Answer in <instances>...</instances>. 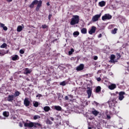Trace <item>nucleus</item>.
Returning a JSON list of instances; mask_svg holds the SVG:
<instances>
[{"instance_id":"nucleus-51","label":"nucleus","mask_w":129,"mask_h":129,"mask_svg":"<svg viewBox=\"0 0 129 129\" xmlns=\"http://www.w3.org/2000/svg\"><path fill=\"white\" fill-rule=\"evenodd\" d=\"M101 37H102V34H100L98 35V38H101Z\"/></svg>"},{"instance_id":"nucleus-15","label":"nucleus","mask_w":129,"mask_h":129,"mask_svg":"<svg viewBox=\"0 0 129 129\" xmlns=\"http://www.w3.org/2000/svg\"><path fill=\"white\" fill-rule=\"evenodd\" d=\"M92 113L94 115V116H97L98 115V113H99V112L98 111L95 110V109L93 108V110L92 111Z\"/></svg>"},{"instance_id":"nucleus-17","label":"nucleus","mask_w":129,"mask_h":129,"mask_svg":"<svg viewBox=\"0 0 129 129\" xmlns=\"http://www.w3.org/2000/svg\"><path fill=\"white\" fill-rule=\"evenodd\" d=\"M109 89L110 90H113L115 88H116V85L114 84H112L111 85L108 86Z\"/></svg>"},{"instance_id":"nucleus-41","label":"nucleus","mask_w":129,"mask_h":129,"mask_svg":"<svg viewBox=\"0 0 129 129\" xmlns=\"http://www.w3.org/2000/svg\"><path fill=\"white\" fill-rule=\"evenodd\" d=\"M110 62L111 63H115V62H116V61H115L114 59H110Z\"/></svg>"},{"instance_id":"nucleus-47","label":"nucleus","mask_w":129,"mask_h":129,"mask_svg":"<svg viewBox=\"0 0 129 129\" xmlns=\"http://www.w3.org/2000/svg\"><path fill=\"white\" fill-rule=\"evenodd\" d=\"M107 118H108V119H109L111 118L110 115H107Z\"/></svg>"},{"instance_id":"nucleus-18","label":"nucleus","mask_w":129,"mask_h":129,"mask_svg":"<svg viewBox=\"0 0 129 129\" xmlns=\"http://www.w3.org/2000/svg\"><path fill=\"white\" fill-rule=\"evenodd\" d=\"M34 126L33 129L36 128V127H41L42 126V124L39 123H35L34 122Z\"/></svg>"},{"instance_id":"nucleus-25","label":"nucleus","mask_w":129,"mask_h":129,"mask_svg":"<svg viewBox=\"0 0 129 129\" xmlns=\"http://www.w3.org/2000/svg\"><path fill=\"white\" fill-rule=\"evenodd\" d=\"M22 30H23V27H22V26L21 25L18 26L17 29V32H21V31Z\"/></svg>"},{"instance_id":"nucleus-14","label":"nucleus","mask_w":129,"mask_h":129,"mask_svg":"<svg viewBox=\"0 0 129 129\" xmlns=\"http://www.w3.org/2000/svg\"><path fill=\"white\" fill-rule=\"evenodd\" d=\"M52 108L55 109V110H57V111H61L62 110V107L60 106H53Z\"/></svg>"},{"instance_id":"nucleus-40","label":"nucleus","mask_w":129,"mask_h":129,"mask_svg":"<svg viewBox=\"0 0 129 129\" xmlns=\"http://www.w3.org/2000/svg\"><path fill=\"white\" fill-rule=\"evenodd\" d=\"M20 54H24L25 53V51H24V50H23V49H21L20 50Z\"/></svg>"},{"instance_id":"nucleus-50","label":"nucleus","mask_w":129,"mask_h":129,"mask_svg":"<svg viewBox=\"0 0 129 129\" xmlns=\"http://www.w3.org/2000/svg\"><path fill=\"white\" fill-rule=\"evenodd\" d=\"M41 96H42V95H41V94H38V95H36V97H41Z\"/></svg>"},{"instance_id":"nucleus-59","label":"nucleus","mask_w":129,"mask_h":129,"mask_svg":"<svg viewBox=\"0 0 129 129\" xmlns=\"http://www.w3.org/2000/svg\"><path fill=\"white\" fill-rule=\"evenodd\" d=\"M88 129H92V127H88Z\"/></svg>"},{"instance_id":"nucleus-20","label":"nucleus","mask_w":129,"mask_h":129,"mask_svg":"<svg viewBox=\"0 0 129 129\" xmlns=\"http://www.w3.org/2000/svg\"><path fill=\"white\" fill-rule=\"evenodd\" d=\"M106 3L104 1H101L100 2H99V7H101V8H102V7H104L106 5Z\"/></svg>"},{"instance_id":"nucleus-61","label":"nucleus","mask_w":129,"mask_h":129,"mask_svg":"<svg viewBox=\"0 0 129 129\" xmlns=\"http://www.w3.org/2000/svg\"><path fill=\"white\" fill-rule=\"evenodd\" d=\"M127 65H129V62H127Z\"/></svg>"},{"instance_id":"nucleus-29","label":"nucleus","mask_w":129,"mask_h":129,"mask_svg":"<svg viewBox=\"0 0 129 129\" xmlns=\"http://www.w3.org/2000/svg\"><path fill=\"white\" fill-rule=\"evenodd\" d=\"M46 124H52L53 122L51 121V120H50V119H47V120L46 121Z\"/></svg>"},{"instance_id":"nucleus-35","label":"nucleus","mask_w":129,"mask_h":129,"mask_svg":"<svg viewBox=\"0 0 129 129\" xmlns=\"http://www.w3.org/2000/svg\"><path fill=\"white\" fill-rule=\"evenodd\" d=\"M41 28H42V29H47V28H48V26H47V25H46V24L42 25L41 26Z\"/></svg>"},{"instance_id":"nucleus-21","label":"nucleus","mask_w":129,"mask_h":129,"mask_svg":"<svg viewBox=\"0 0 129 129\" xmlns=\"http://www.w3.org/2000/svg\"><path fill=\"white\" fill-rule=\"evenodd\" d=\"M43 109L45 112H48L51 109V108L48 106H46L43 107Z\"/></svg>"},{"instance_id":"nucleus-54","label":"nucleus","mask_w":129,"mask_h":129,"mask_svg":"<svg viewBox=\"0 0 129 129\" xmlns=\"http://www.w3.org/2000/svg\"><path fill=\"white\" fill-rule=\"evenodd\" d=\"M7 2H8V3H11L13 2V0H7Z\"/></svg>"},{"instance_id":"nucleus-44","label":"nucleus","mask_w":129,"mask_h":129,"mask_svg":"<svg viewBox=\"0 0 129 129\" xmlns=\"http://www.w3.org/2000/svg\"><path fill=\"white\" fill-rule=\"evenodd\" d=\"M51 18H52V14H49L48 16V20L49 21L51 20Z\"/></svg>"},{"instance_id":"nucleus-1","label":"nucleus","mask_w":129,"mask_h":129,"mask_svg":"<svg viewBox=\"0 0 129 129\" xmlns=\"http://www.w3.org/2000/svg\"><path fill=\"white\" fill-rule=\"evenodd\" d=\"M80 21V19L79 18V16L74 15L71 19L70 25L71 26H74V25L79 24Z\"/></svg>"},{"instance_id":"nucleus-12","label":"nucleus","mask_w":129,"mask_h":129,"mask_svg":"<svg viewBox=\"0 0 129 129\" xmlns=\"http://www.w3.org/2000/svg\"><path fill=\"white\" fill-rule=\"evenodd\" d=\"M42 1L40 0L39 1V3L37 4V6L36 8V12H39V10H40V8L42 7Z\"/></svg>"},{"instance_id":"nucleus-28","label":"nucleus","mask_w":129,"mask_h":129,"mask_svg":"<svg viewBox=\"0 0 129 129\" xmlns=\"http://www.w3.org/2000/svg\"><path fill=\"white\" fill-rule=\"evenodd\" d=\"M39 118H41V117L39 115H35L33 117V119L36 120V119H39Z\"/></svg>"},{"instance_id":"nucleus-22","label":"nucleus","mask_w":129,"mask_h":129,"mask_svg":"<svg viewBox=\"0 0 129 129\" xmlns=\"http://www.w3.org/2000/svg\"><path fill=\"white\" fill-rule=\"evenodd\" d=\"M96 93H99L101 91V87L100 86H98L96 88Z\"/></svg>"},{"instance_id":"nucleus-60","label":"nucleus","mask_w":129,"mask_h":129,"mask_svg":"<svg viewBox=\"0 0 129 129\" xmlns=\"http://www.w3.org/2000/svg\"><path fill=\"white\" fill-rule=\"evenodd\" d=\"M118 93H119L118 92H116V94H118Z\"/></svg>"},{"instance_id":"nucleus-52","label":"nucleus","mask_w":129,"mask_h":129,"mask_svg":"<svg viewBox=\"0 0 129 129\" xmlns=\"http://www.w3.org/2000/svg\"><path fill=\"white\" fill-rule=\"evenodd\" d=\"M76 59V57H72L71 60H75Z\"/></svg>"},{"instance_id":"nucleus-49","label":"nucleus","mask_w":129,"mask_h":129,"mask_svg":"<svg viewBox=\"0 0 129 129\" xmlns=\"http://www.w3.org/2000/svg\"><path fill=\"white\" fill-rule=\"evenodd\" d=\"M97 81H101V78H98L97 79Z\"/></svg>"},{"instance_id":"nucleus-62","label":"nucleus","mask_w":129,"mask_h":129,"mask_svg":"<svg viewBox=\"0 0 129 129\" xmlns=\"http://www.w3.org/2000/svg\"><path fill=\"white\" fill-rule=\"evenodd\" d=\"M77 58L78 60L79 59V57L78 56L77 57Z\"/></svg>"},{"instance_id":"nucleus-36","label":"nucleus","mask_w":129,"mask_h":129,"mask_svg":"<svg viewBox=\"0 0 129 129\" xmlns=\"http://www.w3.org/2000/svg\"><path fill=\"white\" fill-rule=\"evenodd\" d=\"M7 43H3L1 46V48H7Z\"/></svg>"},{"instance_id":"nucleus-46","label":"nucleus","mask_w":129,"mask_h":129,"mask_svg":"<svg viewBox=\"0 0 129 129\" xmlns=\"http://www.w3.org/2000/svg\"><path fill=\"white\" fill-rule=\"evenodd\" d=\"M68 96H69V97H70V98L71 99H72V98H73V95H68Z\"/></svg>"},{"instance_id":"nucleus-11","label":"nucleus","mask_w":129,"mask_h":129,"mask_svg":"<svg viewBox=\"0 0 129 129\" xmlns=\"http://www.w3.org/2000/svg\"><path fill=\"white\" fill-rule=\"evenodd\" d=\"M42 1L40 0L39 1V3L37 4V6L36 8V12H39V10H40V8L42 7Z\"/></svg>"},{"instance_id":"nucleus-64","label":"nucleus","mask_w":129,"mask_h":129,"mask_svg":"<svg viewBox=\"0 0 129 129\" xmlns=\"http://www.w3.org/2000/svg\"><path fill=\"white\" fill-rule=\"evenodd\" d=\"M20 126H22V125H20Z\"/></svg>"},{"instance_id":"nucleus-56","label":"nucleus","mask_w":129,"mask_h":129,"mask_svg":"<svg viewBox=\"0 0 129 129\" xmlns=\"http://www.w3.org/2000/svg\"><path fill=\"white\" fill-rule=\"evenodd\" d=\"M47 6H50V3L49 2H48L47 4H46Z\"/></svg>"},{"instance_id":"nucleus-10","label":"nucleus","mask_w":129,"mask_h":129,"mask_svg":"<svg viewBox=\"0 0 129 129\" xmlns=\"http://www.w3.org/2000/svg\"><path fill=\"white\" fill-rule=\"evenodd\" d=\"M87 93L88 94V98H90L91 97V94H92V89L89 88V89L87 90Z\"/></svg>"},{"instance_id":"nucleus-48","label":"nucleus","mask_w":129,"mask_h":129,"mask_svg":"<svg viewBox=\"0 0 129 129\" xmlns=\"http://www.w3.org/2000/svg\"><path fill=\"white\" fill-rule=\"evenodd\" d=\"M50 119H51V120H52V121H54V118L52 117H49Z\"/></svg>"},{"instance_id":"nucleus-8","label":"nucleus","mask_w":129,"mask_h":129,"mask_svg":"<svg viewBox=\"0 0 129 129\" xmlns=\"http://www.w3.org/2000/svg\"><path fill=\"white\" fill-rule=\"evenodd\" d=\"M96 31V27L95 26H92L91 30L89 31V34H90V35H92V34H94V33H95Z\"/></svg>"},{"instance_id":"nucleus-39","label":"nucleus","mask_w":129,"mask_h":129,"mask_svg":"<svg viewBox=\"0 0 129 129\" xmlns=\"http://www.w3.org/2000/svg\"><path fill=\"white\" fill-rule=\"evenodd\" d=\"M116 56L117 57V58L118 59H119V58H121V55H120V54L118 53H116Z\"/></svg>"},{"instance_id":"nucleus-26","label":"nucleus","mask_w":129,"mask_h":129,"mask_svg":"<svg viewBox=\"0 0 129 129\" xmlns=\"http://www.w3.org/2000/svg\"><path fill=\"white\" fill-rule=\"evenodd\" d=\"M20 94H21V93L18 91H15L14 96H15V97H17L19 96V95H20Z\"/></svg>"},{"instance_id":"nucleus-58","label":"nucleus","mask_w":129,"mask_h":129,"mask_svg":"<svg viewBox=\"0 0 129 129\" xmlns=\"http://www.w3.org/2000/svg\"><path fill=\"white\" fill-rule=\"evenodd\" d=\"M112 95L113 96H115L116 95L115 94H113Z\"/></svg>"},{"instance_id":"nucleus-34","label":"nucleus","mask_w":129,"mask_h":129,"mask_svg":"<svg viewBox=\"0 0 129 129\" xmlns=\"http://www.w3.org/2000/svg\"><path fill=\"white\" fill-rule=\"evenodd\" d=\"M9 52H10V50H8L7 51H5L4 52V53H2V52H0V55L1 56H4V55H5V54H8V53H9Z\"/></svg>"},{"instance_id":"nucleus-53","label":"nucleus","mask_w":129,"mask_h":129,"mask_svg":"<svg viewBox=\"0 0 129 129\" xmlns=\"http://www.w3.org/2000/svg\"><path fill=\"white\" fill-rule=\"evenodd\" d=\"M113 102H109V106H110V105H111V104H112V103H113Z\"/></svg>"},{"instance_id":"nucleus-32","label":"nucleus","mask_w":129,"mask_h":129,"mask_svg":"<svg viewBox=\"0 0 129 129\" xmlns=\"http://www.w3.org/2000/svg\"><path fill=\"white\" fill-rule=\"evenodd\" d=\"M25 71H26V74H31V72H32L28 68L26 69Z\"/></svg>"},{"instance_id":"nucleus-30","label":"nucleus","mask_w":129,"mask_h":129,"mask_svg":"<svg viewBox=\"0 0 129 129\" xmlns=\"http://www.w3.org/2000/svg\"><path fill=\"white\" fill-rule=\"evenodd\" d=\"M73 35L74 37H77V36H79V32L76 31L73 33Z\"/></svg>"},{"instance_id":"nucleus-13","label":"nucleus","mask_w":129,"mask_h":129,"mask_svg":"<svg viewBox=\"0 0 129 129\" xmlns=\"http://www.w3.org/2000/svg\"><path fill=\"white\" fill-rule=\"evenodd\" d=\"M24 104L25 105V106H29L30 105V101H29V99H25L24 101Z\"/></svg>"},{"instance_id":"nucleus-5","label":"nucleus","mask_w":129,"mask_h":129,"mask_svg":"<svg viewBox=\"0 0 129 129\" xmlns=\"http://www.w3.org/2000/svg\"><path fill=\"white\" fill-rule=\"evenodd\" d=\"M34 122H25L24 123V126H25V127H34Z\"/></svg>"},{"instance_id":"nucleus-6","label":"nucleus","mask_w":129,"mask_h":129,"mask_svg":"<svg viewBox=\"0 0 129 129\" xmlns=\"http://www.w3.org/2000/svg\"><path fill=\"white\" fill-rule=\"evenodd\" d=\"M84 69V65L82 63H81L76 68L77 71H81Z\"/></svg>"},{"instance_id":"nucleus-55","label":"nucleus","mask_w":129,"mask_h":129,"mask_svg":"<svg viewBox=\"0 0 129 129\" xmlns=\"http://www.w3.org/2000/svg\"><path fill=\"white\" fill-rule=\"evenodd\" d=\"M61 97V95H58V99Z\"/></svg>"},{"instance_id":"nucleus-31","label":"nucleus","mask_w":129,"mask_h":129,"mask_svg":"<svg viewBox=\"0 0 129 129\" xmlns=\"http://www.w3.org/2000/svg\"><path fill=\"white\" fill-rule=\"evenodd\" d=\"M116 32H117V28H114L113 30L111 31L112 34H116Z\"/></svg>"},{"instance_id":"nucleus-3","label":"nucleus","mask_w":129,"mask_h":129,"mask_svg":"<svg viewBox=\"0 0 129 129\" xmlns=\"http://www.w3.org/2000/svg\"><path fill=\"white\" fill-rule=\"evenodd\" d=\"M118 94H119L118 99L119 100L121 101V100H123V98H124V95H125V92L121 91L119 92Z\"/></svg>"},{"instance_id":"nucleus-63","label":"nucleus","mask_w":129,"mask_h":129,"mask_svg":"<svg viewBox=\"0 0 129 129\" xmlns=\"http://www.w3.org/2000/svg\"><path fill=\"white\" fill-rule=\"evenodd\" d=\"M119 129H122V128H120Z\"/></svg>"},{"instance_id":"nucleus-38","label":"nucleus","mask_w":129,"mask_h":129,"mask_svg":"<svg viewBox=\"0 0 129 129\" xmlns=\"http://www.w3.org/2000/svg\"><path fill=\"white\" fill-rule=\"evenodd\" d=\"M110 59H115V55H114V54H111V57H110Z\"/></svg>"},{"instance_id":"nucleus-24","label":"nucleus","mask_w":129,"mask_h":129,"mask_svg":"<svg viewBox=\"0 0 129 129\" xmlns=\"http://www.w3.org/2000/svg\"><path fill=\"white\" fill-rule=\"evenodd\" d=\"M82 34H87V29L86 28H84L81 29Z\"/></svg>"},{"instance_id":"nucleus-45","label":"nucleus","mask_w":129,"mask_h":129,"mask_svg":"<svg viewBox=\"0 0 129 129\" xmlns=\"http://www.w3.org/2000/svg\"><path fill=\"white\" fill-rule=\"evenodd\" d=\"M98 59V57L97 56H95L94 57V60H97Z\"/></svg>"},{"instance_id":"nucleus-7","label":"nucleus","mask_w":129,"mask_h":129,"mask_svg":"<svg viewBox=\"0 0 129 129\" xmlns=\"http://www.w3.org/2000/svg\"><path fill=\"white\" fill-rule=\"evenodd\" d=\"M38 4H39V1H38V0H34L29 5V8H30V9H33V8H34V5H38Z\"/></svg>"},{"instance_id":"nucleus-16","label":"nucleus","mask_w":129,"mask_h":129,"mask_svg":"<svg viewBox=\"0 0 129 129\" xmlns=\"http://www.w3.org/2000/svg\"><path fill=\"white\" fill-rule=\"evenodd\" d=\"M20 59V57L19 56V55L16 54L14 56H12V60H13V61H17L18 60H19Z\"/></svg>"},{"instance_id":"nucleus-42","label":"nucleus","mask_w":129,"mask_h":129,"mask_svg":"<svg viewBox=\"0 0 129 129\" xmlns=\"http://www.w3.org/2000/svg\"><path fill=\"white\" fill-rule=\"evenodd\" d=\"M65 100H69V97H68V96H66L64 97Z\"/></svg>"},{"instance_id":"nucleus-19","label":"nucleus","mask_w":129,"mask_h":129,"mask_svg":"<svg viewBox=\"0 0 129 129\" xmlns=\"http://www.w3.org/2000/svg\"><path fill=\"white\" fill-rule=\"evenodd\" d=\"M0 26L1 28H3L4 31H8V27L7 26H5V24L2 23H0Z\"/></svg>"},{"instance_id":"nucleus-33","label":"nucleus","mask_w":129,"mask_h":129,"mask_svg":"<svg viewBox=\"0 0 129 129\" xmlns=\"http://www.w3.org/2000/svg\"><path fill=\"white\" fill-rule=\"evenodd\" d=\"M74 52V49L71 48V50L69 51V55H72Z\"/></svg>"},{"instance_id":"nucleus-57","label":"nucleus","mask_w":129,"mask_h":129,"mask_svg":"<svg viewBox=\"0 0 129 129\" xmlns=\"http://www.w3.org/2000/svg\"><path fill=\"white\" fill-rule=\"evenodd\" d=\"M11 119H16V118H15V117H12V118H11Z\"/></svg>"},{"instance_id":"nucleus-27","label":"nucleus","mask_w":129,"mask_h":129,"mask_svg":"<svg viewBox=\"0 0 129 129\" xmlns=\"http://www.w3.org/2000/svg\"><path fill=\"white\" fill-rule=\"evenodd\" d=\"M33 106H34V107H38V106H39V102H38L34 101L33 102Z\"/></svg>"},{"instance_id":"nucleus-43","label":"nucleus","mask_w":129,"mask_h":129,"mask_svg":"<svg viewBox=\"0 0 129 129\" xmlns=\"http://www.w3.org/2000/svg\"><path fill=\"white\" fill-rule=\"evenodd\" d=\"M93 104H96V105L97 106L99 104V103H97L96 101H95L93 102Z\"/></svg>"},{"instance_id":"nucleus-37","label":"nucleus","mask_w":129,"mask_h":129,"mask_svg":"<svg viewBox=\"0 0 129 129\" xmlns=\"http://www.w3.org/2000/svg\"><path fill=\"white\" fill-rule=\"evenodd\" d=\"M60 85H62V86H65L66 85V83H65V81H63L60 83Z\"/></svg>"},{"instance_id":"nucleus-23","label":"nucleus","mask_w":129,"mask_h":129,"mask_svg":"<svg viewBox=\"0 0 129 129\" xmlns=\"http://www.w3.org/2000/svg\"><path fill=\"white\" fill-rule=\"evenodd\" d=\"M3 115L4 116H5V117H9L10 115V112H9V111H4L3 112Z\"/></svg>"},{"instance_id":"nucleus-4","label":"nucleus","mask_w":129,"mask_h":129,"mask_svg":"<svg viewBox=\"0 0 129 129\" xmlns=\"http://www.w3.org/2000/svg\"><path fill=\"white\" fill-rule=\"evenodd\" d=\"M100 17H101V14H97L92 17V21L93 22H97L98 19L100 18Z\"/></svg>"},{"instance_id":"nucleus-9","label":"nucleus","mask_w":129,"mask_h":129,"mask_svg":"<svg viewBox=\"0 0 129 129\" xmlns=\"http://www.w3.org/2000/svg\"><path fill=\"white\" fill-rule=\"evenodd\" d=\"M14 98H15V96L14 95H9L7 98V100L10 102H13Z\"/></svg>"},{"instance_id":"nucleus-2","label":"nucleus","mask_w":129,"mask_h":129,"mask_svg":"<svg viewBox=\"0 0 129 129\" xmlns=\"http://www.w3.org/2000/svg\"><path fill=\"white\" fill-rule=\"evenodd\" d=\"M112 18V16L108 14H105L102 17V21H105L106 20H111Z\"/></svg>"}]
</instances>
